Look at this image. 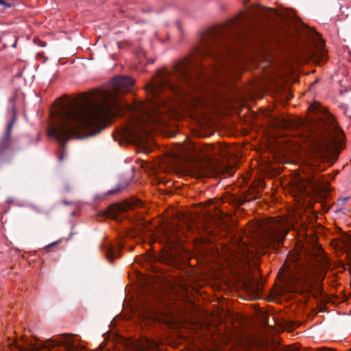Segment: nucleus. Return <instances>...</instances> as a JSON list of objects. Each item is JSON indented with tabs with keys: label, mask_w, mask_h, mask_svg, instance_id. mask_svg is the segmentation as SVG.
Masks as SVG:
<instances>
[{
	"label": "nucleus",
	"mask_w": 351,
	"mask_h": 351,
	"mask_svg": "<svg viewBox=\"0 0 351 351\" xmlns=\"http://www.w3.org/2000/svg\"><path fill=\"white\" fill-rule=\"evenodd\" d=\"M193 77L189 66L184 62L176 65L173 73L159 71L145 87L151 96L150 101H135L129 105L122 101L120 95L129 90L134 81L128 76H116L101 92L99 101L87 104L69 102L53 109L52 123L47 134L64 148L69 138L92 136L104 129L112 118L128 113L129 122L123 129L122 136L143 144L155 126L165 122L159 109L163 103L159 98L160 93L169 90L178 93L182 88L175 82L189 84Z\"/></svg>",
	"instance_id": "1"
},
{
	"label": "nucleus",
	"mask_w": 351,
	"mask_h": 351,
	"mask_svg": "<svg viewBox=\"0 0 351 351\" xmlns=\"http://www.w3.org/2000/svg\"><path fill=\"white\" fill-rule=\"evenodd\" d=\"M258 19L277 24L284 20L282 14L271 8L257 5L247 12L241 13L232 19L228 25V32L218 29H209L202 38V45L197 53L202 56L212 57L219 61L224 60L233 53L230 45L237 39L240 30L249 25H255Z\"/></svg>",
	"instance_id": "3"
},
{
	"label": "nucleus",
	"mask_w": 351,
	"mask_h": 351,
	"mask_svg": "<svg viewBox=\"0 0 351 351\" xmlns=\"http://www.w3.org/2000/svg\"><path fill=\"white\" fill-rule=\"evenodd\" d=\"M3 3V0H0V3L2 4Z\"/></svg>",
	"instance_id": "17"
},
{
	"label": "nucleus",
	"mask_w": 351,
	"mask_h": 351,
	"mask_svg": "<svg viewBox=\"0 0 351 351\" xmlns=\"http://www.w3.org/2000/svg\"><path fill=\"white\" fill-rule=\"evenodd\" d=\"M287 351H300L299 349L296 347H289Z\"/></svg>",
	"instance_id": "15"
},
{
	"label": "nucleus",
	"mask_w": 351,
	"mask_h": 351,
	"mask_svg": "<svg viewBox=\"0 0 351 351\" xmlns=\"http://www.w3.org/2000/svg\"><path fill=\"white\" fill-rule=\"evenodd\" d=\"M291 226L292 224L286 218H270L251 224L248 231L259 247H275L283 241Z\"/></svg>",
	"instance_id": "4"
},
{
	"label": "nucleus",
	"mask_w": 351,
	"mask_h": 351,
	"mask_svg": "<svg viewBox=\"0 0 351 351\" xmlns=\"http://www.w3.org/2000/svg\"><path fill=\"white\" fill-rule=\"evenodd\" d=\"M15 119H16L15 115H14L13 121H14Z\"/></svg>",
	"instance_id": "18"
},
{
	"label": "nucleus",
	"mask_w": 351,
	"mask_h": 351,
	"mask_svg": "<svg viewBox=\"0 0 351 351\" xmlns=\"http://www.w3.org/2000/svg\"><path fill=\"white\" fill-rule=\"evenodd\" d=\"M309 110L314 114L311 118L314 133L309 136L306 145L308 152V158L305 160L306 167L309 172L305 178L300 177L295 180V184L300 193H308L307 187L314 188L316 180L313 171H321L322 169L316 164L317 161L325 158L329 154L330 146L337 147L343 139L341 130L335 122L332 116L319 103H314L309 107Z\"/></svg>",
	"instance_id": "2"
},
{
	"label": "nucleus",
	"mask_w": 351,
	"mask_h": 351,
	"mask_svg": "<svg viewBox=\"0 0 351 351\" xmlns=\"http://www.w3.org/2000/svg\"><path fill=\"white\" fill-rule=\"evenodd\" d=\"M339 241L342 247L351 254V237L346 233H343L339 237Z\"/></svg>",
	"instance_id": "11"
},
{
	"label": "nucleus",
	"mask_w": 351,
	"mask_h": 351,
	"mask_svg": "<svg viewBox=\"0 0 351 351\" xmlns=\"http://www.w3.org/2000/svg\"><path fill=\"white\" fill-rule=\"evenodd\" d=\"M12 123H10L8 125V131H7V136L8 137L10 136V134L11 132V130H12Z\"/></svg>",
	"instance_id": "14"
},
{
	"label": "nucleus",
	"mask_w": 351,
	"mask_h": 351,
	"mask_svg": "<svg viewBox=\"0 0 351 351\" xmlns=\"http://www.w3.org/2000/svg\"><path fill=\"white\" fill-rule=\"evenodd\" d=\"M106 252V258L109 262H112L114 258L118 256V251L116 250L111 245L103 247Z\"/></svg>",
	"instance_id": "12"
},
{
	"label": "nucleus",
	"mask_w": 351,
	"mask_h": 351,
	"mask_svg": "<svg viewBox=\"0 0 351 351\" xmlns=\"http://www.w3.org/2000/svg\"><path fill=\"white\" fill-rule=\"evenodd\" d=\"M313 258L315 259V262L312 263L313 267H317L318 268H320L321 269H325L328 265V259L326 257H325L324 255L320 254L319 256L317 255H313Z\"/></svg>",
	"instance_id": "9"
},
{
	"label": "nucleus",
	"mask_w": 351,
	"mask_h": 351,
	"mask_svg": "<svg viewBox=\"0 0 351 351\" xmlns=\"http://www.w3.org/2000/svg\"><path fill=\"white\" fill-rule=\"evenodd\" d=\"M220 152L219 146L202 145L195 147V160L187 165V172L195 177L208 176L212 169V156L219 154Z\"/></svg>",
	"instance_id": "6"
},
{
	"label": "nucleus",
	"mask_w": 351,
	"mask_h": 351,
	"mask_svg": "<svg viewBox=\"0 0 351 351\" xmlns=\"http://www.w3.org/2000/svg\"><path fill=\"white\" fill-rule=\"evenodd\" d=\"M74 342V336L61 335L45 342L38 339H12L8 341V346L12 351H75L77 346Z\"/></svg>",
	"instance_id": "5"
},
{
	"label": "nucleus",
	"mask_w": 351,
	"mask_h": 351,
	"mask_svg": "<svg viewBox=\"0 0 351 351\" xmlns=\"http://www.w3.org/2000/svg\"><path fill=\"white\" fill-rule=\"evenodd\" d=\"M159 240L160 242L169 245L170 246L176 245L178 241L176 228L173 226H167L163 228Z\"/></svg>",
	"instance_id": "8"
},
{
	"label": "nucleus",
	"mask_w": 351,
	"mask_h": 351,
	"mask_svg": "<svg viewBox=\"0 0 351 351\" xmlns=\"http://www.w3.org/2000/svg\"><path fill=\"white\" fill-rule=\"evenodd\" d=\"M308 34L309 43L301 49L300 53L306 58H313L322 53L324 45L317 33L309 30Z\"/></svg>",
	"instance_id": "7"
},
{
	"label": "nucleus",
	"mask_w": 351,
	"mask_h": 351,
	"mask_svg": "<svg viewBox=\"0 0 351 351\" xmlns=\"http://www.w3.org/2000/svg\"><path fill=\"white\" fill-rule=\"evenodd\" d=\"M232 250L234 256H240L241 259L243 258H247V252L249 250L243 241H241V243L239 245L237 249H233Z\"/></svg>",
	"instance_id": "10"
},
{
	"label": "nucleus",
	"mask_w": 351,
	"mask_h": 351,
	"mask_svg": "<svg viewBox=\"0 0 351 351\" xmlns=\"http://www.w3.org/2000/svg\"><path fill=\"white\" fill-rule=\"evenodd\" d=\"M59 160H62V156H60Z\"/></svg>",
	"instance_id": "16"
},
{
	"label": "nucleus",
	"mask_w": 351,
	"mask_h": 351,
	"mask_svg": "<svg viewBox=\"0 0 351 351\" xmlns=\"http://www.w3.org/2000/svg\"><path fill=\"white\" fill-rule=\"evenodd\" d=\"M224 72V69L223 68H222L221 66H219L218 65L217 66H216V68H215L214 71H213V73L216 75H221Z\"/></svg>",
	"instance_id": "13"
}]
</instances>
